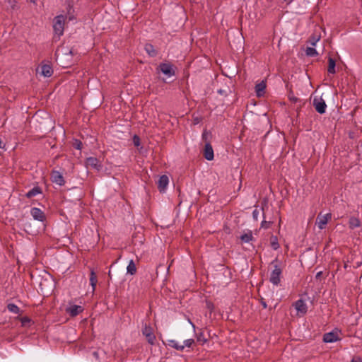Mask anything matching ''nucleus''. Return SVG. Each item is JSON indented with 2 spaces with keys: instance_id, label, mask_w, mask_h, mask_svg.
<instances>
[{
  "instance_id": "nucleus-10",
  "label": "nucleus",
  "mask_w": 362,
  "mask_h": 362,
  "mask_svg": "<svg viewBox=\"0 0 362 362\" xmlns=\"http://www.w3.org/2000/svg\"><path fill=\"white\" fill-rule=\"evenodd\" d=\"M83 311V308L81 305H70L66 308V313L71 317H76Z\"/></svg>"
},
{
  "instance_id": "nucleus-33",
  "label": "nucleus",
  "mask_w": 362,
  "mask_h": 362,
  "mask_svg": "<svg viewBox=\"0 0 362 362\" xmlns=\"http://www.w3.org/2000/svg\"><path fill=\"white\" fill-rule=\"evenodd\" d=\"M288 98L293 103H296L298 100V98H296V96H294L293 94H289L288 95Z\"/></svg>"
},
{
  "instance_id": "nucleus-13",
  "label": "nucleus",
  "mask_w": 362,
  "mask_h": 362,
  "mask_svg": "<svg viewBox=\"0 0 362 362\" xmlns=\"http://www.w3.org/2000/svg\"><path fill=\"white\" fill-rule=\"evenodd\" d=\"M169 183L168 177L165 175L160 176L158 182V188L160 192H164Z\"/></svg>"
},
{
  "instance_id": "nucleus-20",
  "label": "nucleus",
  "mask_w": 362,
  "mask_h": 362,
  "mask_svg": "<svg viewBox=\"0 0 362 362\" xmlns=\"http://www.w3.org/2000/svg\"><path fill=\"white\" fill-rule=\"evenodd\" d=\"M144 49L146 53L151 57H156L158 54L157 51L154 48V46L149 43L145 45Z\"/></svg>"
},
{
  "instance_id": "nucleus-8",
  "label": "nucleus",
  "mask_w": 362,
  "mask_h": 362,
  "mask_svg": "<svg viewBox=\"0 0 362 362\" xmlns=\"http://www.w3.org/2000/svg\"><path fill=\"white\" fill-rule=\"evenodd\" d=\"M51 180L52 182L58 185L59 186H63L65 184V180L62 174L57 170L52 171Z\"/></svg>"
},
{
  "instance_id": "nucleus-40",
  "label": "nucleus",
  "mask_w": 362,
  "mask_h": 362,
  "mask_svg": "<svg viewBox=\"0 0 362 362\" xmlns=\"http://www.w3.org/2000/svg\"><path fill=\"white\" fill-rule=\"evenodd\" d=\"M262 305L263 306L264 308H267V303L265 302H262Z\"/></svg>"
},
{
  "instance_id": "nucleus-3",
  "label": "nucleus",
  "mask_w": 362,
  "mask_h": 362,
  "mask_svg": "<svg viewBox=\"0 0 362 362\" xmlns=\"http://www.w3.org/2000/svg\"><path fill=\"white\" fill-rule=\"evenodd\" d=\"M341 332L340 329L335 328L329 332L323 335V341L325 343H334L341 339Z\"/></svg>"
},
{
  "instance_id": "nucleus-7",
  "label": "nucleus",
  "mask_w": 362,
  "mask_h": 362,
  "mask_svg": "<svg viewBox=\"0 0 362 362\" xmlns=\"http://www.w3.org/2000/svg\"><path fill=\"white\" fill-rule=\"evenodd\" d=\"M160 71L165 76L170 77L175 75L173 66L170 63H161L159 65Z\"/></svg>"
},
{
  "instance_id": "nucleus-11",
  "label": "nucleus",
  "mask_w": 362,
  "mask_h": 362,
  "mask_svg": "<svg viewBox=\"0 0 362 362\" xmlns=\"http://www.w3.org/2000/svg\"><path fill=\"white\" fill-rule=\"evenodd\" d=\"M204 156L207 160H212L214 157L212 146L209 142H206L204 149Z\"/></svg>"
},
{
  "instance_id": "nucleus-14",
  "label": "nucleus",
  "mask_w": 362,
  "mask_h": 362,
  "mask_svg": "<svg viewBox=\"0 0 362 362\" xmlns=\"http://www.w3.org/2000/svg\"><path fill=\"white\" fill-rule=\"evenodd\" d=\"M170 347L175 349L177 351H182L185 349V346L180 344L175 339L168 340L167 344Z\"/></svg>"
},
{
  "instance_id": "nucleus-41",
  "label": "nucleus",
  "mask_w": 362,
  "mask_h": 362,
  "mask_svg": "<svg viewBox=\"0 0 362 362\" xmlns=\"http://www.w3.org/2000/svg\"><path fill=\"white\" fill-rule=\"evenodd\" d=\"M189 322L191 324V325L192 326V327L194 329H195V325H194V323L191 321V320H189Z\"/></svg>"
},
{
  "instance_id": "nucleus-35",
  "label": "nucleus",
  "mask_w": 362,
  "mask_h": 362,
  "mask_svg": "<svg viewBox=\"0 0 362 362\" xmlns=\"http://www.w3.org/2000/svg\"><path fill=\"white\" fill-rule=\"evenodd\" d=\"M351 362H362V359L359 356H355L352 358Z\"/></svg>"
},
{
  "instance_id": "nucleus-30",
  "label": "nucleus",
  "mask_w": 362,
  "mask_h": 362,
  "mask_svg": "<svg viewBox=\"0 0 362 362\" xmlns=\"http://www.w3.org/2000/svg\"><path fill=\"white\" fill-rule=\"evenodd\" d=\"M74 146L76 149L80 150V149H81V147H82V142L80 140L76 139L74 142Z\"/></svg>"
},
{
  "instance_id": "nucleus-29",
  "label": "nucleus",
  "mask_w": 362,
  "mask_h": 362,
  "mask_svg": "<svg viewBox=\"0 0 362 362\" xmlns=\"http://www.w3.org/2000/svg\"><path fill=\"white\" fill-rule=\"evenodd\" d=\"M259 215V210L257 209H254L252 211V218L255 221H257L258 220Z\"/></svg>"
},
{
  "instance_id": "nucleus-31",
  "label": "nucleus",
  "mask_w": 362,
  "mask_h": 362,
  "mask_svg": "<svg viewBox=\"0 0 362 362\" xmlns=\"http://www.w3.org/2000/svg\"><path fill=\"white\" fill-rule=\"evenodd\" d=\"M276 240V238H274V240L271 242L272 247L274 250H277L279 247V245Z\"/></svg>"
},
{
  "instance_id": "nucleus-27",
  "label": "nucleus",
  "mask_w": 362,
  "mask_h": 362,
  "mask_svg": "<svg viewBox=\"0 0 362 362\" xmlns=\"http://www.w3.org/2000/svg\"><path fill=\"white\" fill-rule=\"evenodd\" d=\"M194 344V340L193 339H188L183 341L182 346L185 347L190 348Z\"/></svg>"
},
{
  "instance_id": "nucleus-9",
  "label": "nucleus",
  "mask_w": 362,
  "mask_h": 362,
  "mask_svg": "<svg viewBox=\"0 0 362 362\" xmlns=\"http://www.w3.org/2000/svg\"><path fill=\"white\" fill-rule=\"evenodd\" d=\"M30 214L35 220L40 222H44L46 219L45 213L37 207H33L30 209Z\"/></svg>"
},
{
  "instance_id": "nucleus-18",
  "label": "nucleus",
  "mask_w": 362,
  "mask_h": 362,
  "mask_svg": "<svg viewBox=\"0 0 362 362\" xmlns=\"http://www.w3.org/2000/svg\"><path fill=\"white\" fill-rule=\"evenodd\" d=\"M266 89V84L264 81L257 83L255 86V91L258 97L262 96Z\"/></svg>"
},
{
  "instance_id": "nucleus-46",
  "label": "nucleus",
  "mask_w": 362,
  "mask_h": 362,
  "mask_svg": "<svg viewBox=\"0 0 362 362\" xmlns=\"http://www.w3.org/2000/svg\"><path fill=\"white\" fill-rule=\"evenodd\" d=\"M109 276L112 275V273L110 272H108Z\"/></svg>"
},
{
  "instance_id": "nucleus-5",
  "label": "nucleus",
  "mask_w": 362,
  "mask_h": 362,
  "mask_svg": "<svg viewBox=\"0 0 362 362\" xmlns=\"http://www.w3.org/2000/svg\"><path fill=\"white\" fill-rule=\"evenodd\" d=\"M331 218L332 214L330 213H327L325 215L319 214L317 216L315 223L320 230H322L325 228L326 225L327 224L328 221L331 220Z\"/></svg>"
},
{
  "instance_id": "nucleus-32",
  "label": "nucleus",
  "mask_w": 362,
  "mask_h": 362,
  "mask_svg": "<svg viewBox=\"0 0 362 362\" xmlns=\"http://www.w3.org/2000/svg\"><path fill=\"white\" fill-rule=\"evenodd\" d=\"M271 225V222H267L265 220H263L261 223V227L264 228H268Z\"/></svg>"
},
{
  "instance_id": "nucleus-2",
  "label": "nucleus",
  "mask_w": 362,
  "mask_h": 362,
  "mask_svg": "<svg viewBox=\"0 0 362 362\" xmlns=\"http://www.w3.org/2000/svg\"><path fill=\"white\" fill-rule=\"evenodd\" d=\"M271 265L274 269L271 272L269 281L274 286H278L280 284L282 274L281 263L277 258H276L271 262Z\"/></svg>"
},
{
  "instance_id": "nucleus-34",
  "label": "nucleus",
  "mask_w": 362,
  "mask_h": 362,
  "mask_svg": "<svg viewBox=\"0 0 362 362\" xmlns=\"http://www.w3.org/2000/svg\"><path fill=\"white\" fill-rule=\"evenodd\" d=\"M319 37H313L310 40V44L313 45V46H315L316 42L319 40Z\"/></svg>"
},
{
  "instance_id": "nucleus-22",
  "label": "nucleus",
  "mask_w": 362,
  "mask_h": 362,
  "mask_svg": "<svg viewBox=\"0 0 362 362\" xmlns=\"http://www.w3.org/2000/svg\"><path fill=\"white\" fill-rule=\"evenodd\" d=\"M240 238L243 243H247L250 242L253 239L252 231L249 230L247 233L243 234Z\"/></svg>"
},
{
  "instance_id": "nucleus-44",
  "label": "nucleus",
  "mask_w": 362,
  "mask_h": 362,
  "mask_svg": "<svg viewBox=\"0 0 362 362\" xmlns=\"http://www.w3.org/2000/svg\"><path fill=\"white\" fill-rule=\"evenodd\" d=\"M195 123H198V119H195Z\"/></svg>"
},
{
  "instance_id": "nucleus-21",
  "label": "nucleus",
  "mask_w": 362,
  "mask_h": 362,
  "mask_svg": "<svg viewBox=\"0 0 362 362\" xmlns=\"http://www.w3.org/2000/svg\"><path fill=\"white\" fill-rule=\"evenodd\" d=\"M335 66H336L335 60L334 59H332V57H329L328 59V69H327L328 73L332 74H335V72H336Z\"/></svg>"
},
{
  "instance_id": "nucleus-47",
  "label": "nucleus",
  "mask_w": 362,
  "mask_h": 362,
  "mask_svg": "<svg viewBox=\"0 0 362 362\" xmlns=\"http://www.w3.org/2000/svg\"><path fill=\"white\" fill-rule=\"evenodd\" d=\"M206 341V339H204L203 342L204 343Z\"/></svg>"
},
{
  "instance_id": "nucleus-42",
  "label": "nucleus",
  "mask_w": 362,
  "mask_h": 362,
  "mask_svg": "<svg viewBox=\"0 0 362 362\" xmlns=\"http://www.w3.org/2000/svg\"><path fill=\"white\" fill-rule=\"evenodd\" d=\"M321 274H322V272H320L317 273V274H316V277L317 278V277L320 276Z\"/></svg>"
},
{
  "instance_id": "nucleus-6",
  "label": "nucleus",
  "mask_w": 362,
  "mask_h": 362,
  "mask_svg": "<svg viewBox=\"0 0 362 362\" xmlns=\"http://www.w3.org/2000/svg\"><path fill=\"white\" fill-rule=\"evenodd\" d=\"M313 106L320 114H324L326 111L327 105L322 98H315L313 100Z\"/></svg>"
},
{
  "instance_id": "nucleus-1",
  "label": "nucleus",
  "mask_w": 362,
  "mask_h": 362,
  "mask_svg": "<svg viewBox=\"0 0 362 362\" xmlns=\"http://www.w3.org/2000/svg\"><path fill=\"white\" fill-rule=\"evenodd\" d=\"M66 20V16L58 15L53 19V37L54 42L59 40L61 36L64 34L65 21Z\"/></svg>"
},
{
  "instance_id": "nucleus-26",
  "label": "nucleus",
  "mask_w": 362,
  "mask_h": 362,
  "mask_svg": "<svg viewBox=\"0 0 362 362\" xmlns=\"http://www.w3.org/2000/svg\"><path fill=\"white\" fill-rule=\"evenodd\" d=\"M306 54L310 57H315L318 54V53L315 48L308 47L306 49Z\"/></svg>"
},
{
  "instance_id": "nucleus-24",
  "label": "nucleus",
  "mask_w": 362,
  "mask_h": 362,
  "mask_svg": "<svg viewBox=\"0 0 362 362\" xmlns=\"http://www.w3.org/2000/svg\"><path fill=\"white\" fill-rule=\"evenodd\" d=\"M7 308L12 313L18 314L20 313V308L14 303L8 304Z\"/></svg>"
},
{
  "instance_id": "nucleus-17",
  "label": "nucleus",
  "mask_w": 362,
  "mask_h": 362,
  "mask_svg": "<svg viewBox=\"0 0 362 362\" xmlns=\"http://www.w3.org/2000/svg\"><path fill=\"white\" fill-rule=\"evenodd\" d=\"M90 284L92 287L93 291L95 290L96 284L98 282V279L95 272H94L93 269H90Z\"/></svg>"
},
{
  "instance_id": "nucleus-48",
  "label": "nucleus",
  "mask_w": 362,
  "mask_h": 362,
  "mask_svg": "<svg viewBox=\"0 0 362 362\" xmlns=\"http://www.w3.org/2000/svg\"><path fill=\"white\" fill-rule=\"evenodd\" d=\"M32 2L33 3H35V0H31Z\"/></svg>"
},
{
  "instance_id": "nucleus-43",
  "label": "nucleus",
  "mask_w": 362,
  "mask_h": 362,
  "mask_svg": "<svg viewBox=\"0 0 362 362\" xmlns=\"http://www.w3.org/2000/svg\"><path fill=\"white\" fill-rule=\"evenodd\" d=\"M202 335V334H200V336L198 337V341H201V336Z\"/></svg>"
},
{
  "instance_id": "nucleus-23",
  "label": "nucleus",
  "mask_w": 362,
  "mask_h": 362,
  "mask_svg": "<svg viewBox=\"0 0 362 362\" xmlns=\"http://www.w3.org/2000/svg\"><path fill=\"white\" fill-rule=\"evenodd\" d=\"M127 272L128 274H130L132 275L134 274L136 272V265L132 259L129 261L127 265Z\"/></svg>"
},
{
  "instance_id": "nucleus-37",
  "label": "nucleus",
  "mask_w": 362,
  "mask_h": 362,
  "mask_svg": "<svg viewBox=\"0 0 362 362\" xmlns=\"http://www.w3.org/2000/svg\"><path fill=\"white\" fill-rule=\"evenodd\" d=\"M92 355L96 359V360H98L99 359V354L98 351H95L92 353Z\"/></svg>"
},
{
  "instance_id": "nucleus-28",
  "label": "nucleus",
  "mask_w": 362,
  "mask_h": 362,
  "mask_svg": "<svg viewBox=\"0 0 362 362\" xmlns=\"http://www.w3.org/2000/svg\"><path fill=\"white\" fill-rule=\"evenodd\" d=\"M133 144L135 146H139L141 144L140 138L137 135L133 136Z\"/></svg>"
},
{
  "instance_id": "nucleus-12",
  "label": "nucleus",
  "mask_w": 362,
  "mask_h": 362,
  "mask_svg": "<svg viewBox=\"0 0 362 362\" xmlns=\"http://www.w3.org/2000/svg\"><path fill=\"white\" fill-rule=\"evenodd\" d=\"M294 307L297 310L298 313L304 315L307 313L308 307L306 303L302 299H299L294 303Z\"/></svg>"
},
{
  "instance_id": "nucleus-45",
  "label": "nucleus",
  "mask_w": 362,
  "mask_h": 362,
  "mask_svg": "<svg viewBox=\"0 0 362 362\" xmlns=\"http://www.w3.org/2000/svg\"><path fill=\"white\" fill-rule=\"evenodd\" d=\"M109 276L112 275V273L110 272H108Z\"/></svg>"
},
{
  "instance_id": "nucleus-38",
  "label": "nucleus",
  "mask_w": 362,
  "mask_h": 362,
  "mask_svg": "<svg viewBox=\"0 0 362 362\" xmlns=\"http://www.w3.org/2000/svg\"><path fill=\"white\" fill-rule=\"evenodd\" d=\"M8 3L11 4L12 8H14L16 1L15 0H7Z\"/></svg>"
},
{
  "instance_id": "nucleus-25",
  "label": "nucleus",
  "mask_w": 362,
  "mask_h": 362,
  "mask_svg": "<svg viewBox=\"0 0 362 362\" xmlns=\"http://www.w3.org/2000/svg\"><path fill=\"white\" fill-rule=\"evenodd\" d=\"M360 226V221L356 218H351L349 220V227L355 228Z\"/></svg>"
},
{
  "instance_id": "nucleus-19",
  "label": "nucleus",
  "mask_w": 362,
  "mask_h": 362,
  "mask_svg": "<svg viewBox=\"0 0 362 362\" xmlns=\"http://www.w3.org/2000/svg\"><path fill=\"white\" fill-rule=\"evenodd\" d=\"M42 193V189L40 187L38 186H36V187H34L33 189H31L30 190H29L26 194H25V197L27 198H32L33 197H35L40 194Z\"/></svg>"
},
{
  "instance_id": "nucleus-16",
  "label": "nucleus",
  "mask_w": 362,
  "mask_h": 362,
  "mask_svg": "<svg viewBox=\"0 0 362 362\" xmlns=\"http://www.w3.org/2000/svg\"><path fill=\"white\" fill-rule=\"evenodd\" d=\"M41 73L45 77H50L53 74V69L49 64H43L41 66Z\"/></svg>"
},
{
  "instance_id": "nucleus-36",
  "label": "nucleus",
  "mask_w": 362,
  "mask_h": 362,
  "mask_svg": "<svg viewBox=\"0 0 362 362\" xmlns=\"http://www.w3.org/2000/svg\"><path fill=\"white\" fill-rule=\"evenodd\" d=\"M208 139V132L204 131L202 134V139L206 141Z\"/></svg>"
},
{
  "instance_id": "nucleus-15",
  "label": "nucleus",
  "mask_w": 362,
  "mask_h": 362,
  "mask_svg": "<svg viewBox=\"0 0 362 362\" xmlns=\"http://www.w3.org/2000/svg\"><path fill=\"white\" fill-rule=\"evenodd\" d=\"M87 166H90L93 168L98 169L100 168L99 161L95 157H89L86 160Z\"/></svg>"
},
{
  "instance_id": "nucleus-4",
  "label": "nucleus",
  "mask_w": 362,
  "mask_h": 362,
  "mask_svg": "<svg viewBox=\"0 0 362 362\" xmlns=\"http://www.w3.org/2000/svg\"><path fill=\"white\" fill-rule=\"evenodd\" d=\"M142 334L151 345L155 344L156 336L151 326L145 325L142 329Z\"/></svg>"
},
{
  "instance_id": "nucleus-39",
  "label": "nucleus",
  "mask_w": 362,
  "mask_h": 362,
  "mask_svg": "<svg viewBox=\"0 0 362 362\" xmlns=\"http://www.w3.org/2000/svg\"><path fill=\"white\" fill-rule=\"evenodd\" d=\"M218 93L219 94H221V95L226 94V90H222V89L218 90Z\"/></svg>"
}]
</instances>
